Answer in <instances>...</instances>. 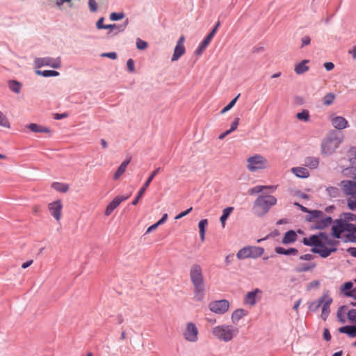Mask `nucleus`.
Returning a JSON list of instances; mask_svg holds the SVG:
<instances>
[{"instance_id":"obj_11","label":"nucleus","mask_w":356,"mask_h":356,"mask_svg":"<svg viewBox=\"0 0 356 356\" xmlns=\"http://www.w3.org/2000/svg\"><path fill=\"white\" fill-rule=\"evenodd\" d=\"M184 339L191 343H195L199 339V330L196 325L193 322L186 324L182 332Z\"/></svg>"},{"instance_id":"obj_46","label":"nucleus","mask_w":356,"mask_h":356,"mask_svg":"<svg viewBox=\"0 0 356 356\" xmlns=\"http://www.w3.org/2000/svg\"><path fill=\"white\" fill-rule=\"evenodd\" d=\"M136 47L139 50H144L147 47V43L145 41L138 38L136 40Z\"/></svg>"},{"instance_id":"obj_40","label":"nucleus","mask_w":356,"mask_h":356,"mask_svg":"<svg viewBox=\"0 0 356 356\" xmlns=\"http://www.w3.org/2000/svg\"><path fill=\"white\" fill-rule=\"evenodd\" d=\"M296 118L300 121L308 122L310 118L309 113L307 110H302V112L296 114Z\"/></svg>"},{"instance_id":"obj_18","label":"nucleus","mask_w":356,"mask_h":356,"mask_svg":"<svg viewBox=\"0 0 356 356\" xmlns=\"http://www.w3.org/2000/svg\"><path fill=\"white\" fill-rule=\"evenodd\" d=\"M261 293V291L259 289L248 292L244 298V303L250 306H254L256 303L257 295Z\"/></svg>"},{"instance_id":"obj_58","label":"nucleus","mask_w":356,"mask_h":356,"mask_svg":"<svg viewBox=\"0 0 356 356\" xmlns=\"http://www.w3.org/2000/svg\"><path fill=\"white\" fill-rule=\"evenodd\" d=\"M323 337L325 340L329 341L331 339V334L328 330V329L325 328L323 331Z\"/></svg>"},{"instance_id":"obj_14","label":"nucleus","mask_w":356,"mask_h":356,"mask_svg":"<svg viewBox=\"0 0 356 356\" xmlns=\"http://www.w3.org/2000/svg\"><path fill=\"white\" fill-rule=\"evenodd\" d=\"M35 63L38 67L49 66L58 69L60 67L61 61L60 58L44 57L35 58Z\"/></svg>"},{"instance_id":"obj_42","label":"nucleus","mask_w":356,"mask_h":356,"mask_svg":"<svg viewBox=\"0 0 356 356\" xmlns=\"http://www.w3.org/2000/svg\"><path fill=\"white\" fill-rule=\"evenodd\" d=\"M0 126L6 128L10 127V122L1 111H0Z\"/></svg>"},{"instance_id":"obj_15","label":"nucleus","mask_w":356,"mask_h":356,"mask_svg":"<svg viewBox=\"0 0 356 356\" xmlns=\"http://www.w3.org/2000/svg\"><path fill=\"white\" fill-rule=\"evenodd\" d=\"M160 169H161L160 168H157L156 169H155L154 171H152L151 172L149 177L147 178L146 181L144 183L143 187L139 190L136 198L132 201L131 203L133 205H136L138 204V201L140 200V199L142 197V196L145 193L146 189L148 188V186H149V184L152 182V181L153 180V179L160 171Z\"/></svg>"},{"instance_id":"obj_24","label":"nucleus","mask_w":356,"mask_h":356,"mask_svg":"<svg viewBox=\"0 0 356 356\" xmlns=\"http://www.w3.org/2000/svg\"><path fill=\"white\" fill-rule=\"evenodd\" d=\"M309 62V60H303L300 63L296 64L294 67V71L297 74H302L307 72L309 69L307 63Z\"/></svg>"},{"instance_id":"obj_5","label":"nucleus","mask_w":356,"mask_h":356,"mask_svg":"<svg viewBox=\"0 0 356 356\" xmlns=\"http://www.w3.org/2000/svg\"><path fill=\"white\" fill-rule=\"evenodd\" d=\"M277 202V198L273 195H259L253 203L252 211L257 216L262 217L268 213Z\"/></svg>"},{"instance_id":"obj_6","label":"nucleus","mask_w":356,"mask_h":356,"mask_svg":"<svg viewBox=\"0 0 356 356\" xmlns=\"http://www.w3.org/2000/svg\"><path fill=\"white\" fill-rule=\"evenodd\" d=\"M307 220L314 222L313 228L317 229H323L332 222L331 217L327 216L323 211L318 210H313L309 212Z\"/></svg>"},{"instance_id":"obj_56","label":"nucleus","mask_w":356,"mask_h":356,"mask_svg":"<svg viewBox=\"0 0 356 356\" xmlns=\"http://www.w3.org/2000/svg\"><path fill=\"white\" fill-rule=\"evenodd\" d=\"M311 39L309 36H305L302 38V47L309 45L310 44Z\"/></svg>"},{"instance_id":"obj_39","label":"nucleus","mask_w":356,"mask_h":356,"mask_svg":"<svg viewBox=\"0 0 356 356\" xmlns=\"http://www.w3.org/2000/svg\"><path fill=\"white\" fill-rule=\"evenodd\" d=\"M37 74L41 75L44 77H49V76H56L59 75V72L55 70H38L36 71Z\"/></svg>"},{"instance_id":"obj_10","label":"nucleus","mask_w":356,"mask_h":356,"mask_svg":"<svg viewBox=\"0 0 356 356\" xmlns=\"http://www.w3.org/2000/svg\"><path fill=\"white\" fill-rule=\"evenodd\" d=\"M264 249L257 246H247L241 249L236 257L238 259H244L246 258H257L263 254Z\"/></svg>"},{"instance_id":"obj_28","label":"nucleus","mask_w":356,"mask_h":356,"mask_svg":"<svg viewBox=\"0 0 356 356\" xmlns=\"http://www.w3.org/2000/svg\"><path fill=\"white\" fill-rule=\"evenodd\" d=\"M297 239V234L296 232L293 230H290L285 233L283 238H282V243L284 244H289L294 241H296Z\"/></svg>"},{"instance_id":"obj_7","label":"nucleus","mask_w":356,"mask_h":356,"mask_svg":"<svg viewBox=\"0 0 356 356\" xmlns=\"http://www.w3.org/2000/svg\"><path fill=\"white\" fill-rule=\"evenodd\" d=\"M332 302V298L329 295V293L325 292L323 296L317 300L311 303L309 306L310 309L316 311L321 306H322L321 318L326 321L330 313V306Z\"/></svg>"},{"instance_id":"obj_43","label":"nucleus","mask_w":356,"mask_h":356,"mask_svg":"<svg viewBox=\"0 0 356 356\" xmlns=\"http://www.w3.org/2000/svg\"><path fill=\"white\" fill-rule=\"evenodd\" d=\"M239 96H240V94H238L235 98H234L225 107H224L221 110L220 113L224 114L227 111H229L235 105Z\"/></svg>"},{"instance_id":"obj_52","label":"nucleus","mask_w":356,"mask_h":356,"mask_svg":"<svg viewBox=\"0 0 356 356\" xmlns=\"http://www.w3.org/2000/svg\"><path fill=\"white\" fill-rule=\"evenodd\" d=\"M238 123H239V118H235L234 121L231 124L230 129H229L231 133L237 129Z\"/></svg>"},{"instance_id":"obj_50","label":"nucleus","mask_w":356,"mask_h":356,"mask_svg":"<svg viewBox=\"0 0 356 356\" xmlns=\"http://www.w3.org/2000/svg\"><path fill=\"white\" fill-rule=\"evenodd\" d=\"M327 191L332 197H337L339 193L338 189L335 187H329L327 188Z\"/></svg>"},{"instance_id":"obj_33","label":"nucleus","mask_w":356,"mask_h":356,"mask_svg":"<svg viewBox=\"0 0 356 356\" xmlns=\"http://www.w3.org/2000/svg\"><path fill=\"white\" fill-rule=\"evenodd\" d=\"M8 87L11 91L18 94L21 91L22 84L17 81L13 80L8 82Z\"/></svg>"},{"instance_id":"obj_38","label":"nucleus","mask_w":356,"mask_h":356,"mask_svg":"<svg viewBox=\"0 0 356 356\" xmlns=\"http://www.w3.org/2000/svg\"><path fill=\"white\" fill-rule=\"evenodd\" d=\"M213 38L209 35H207L204 40L202 42L199 48L196 50L197 54H201L202 51L209 45Z\"/></svg>"},{"instance_id":"obj_53","label":"nucleus","mask_w":356,"mask_h":356,"mask_svg":"<svg viewBox=\"0 0 356 356\" xmlns=\"http://www.w3.org/2000/svg\"><path fill=\"white\" fill-rule=\"evenodd\" d=\"M193 208L192 207H190L189 209H188L187 210L184 211H182L179 214H178L176 217H175V219L176 220H178V219H180L184 216H186V215H188L191 211H192Z\"/></svg>"},{"instance_id":"obj_57","label":"nucleus","mask_w":356,"mask_h":356,"mask_svg":"<svg viewBox=\"0 0 356 356\" xmlns=\"http://www.w3.org/2000/svg\"><path fill=\"white\" fill-rule=\"evenodd\" d=\"M219 26H220V22H218L216 23V26L211 30V31L208 34V35H209L211 38H213L214 37Z\"/></svg>"},{"instance_id":"obj_41","label":"nucleus","mask_w":356,"mask_h":356,"mask_svg":"<svg viewBox=\"0 0 356 356\" xmlns=\"http://www.w3.org/2000/svg\"><path fill=\"white\" fill-rule=\"evenodd\" d=\"M334 98L335 96L333 93H327L323 97V103L325 106H330L333 103Z\"/></svg>"},{"instance_id":"obj_34","label":"nucleus","mask_w":356,"mask_h":356,"mask_svg":"<svg viewBox=\"0 0 356 356\" xmlns=\"http://www.w3.org/2000/svg\"><path fill=\"white\" fill-rule=\"evenodd\" d=\"M316 267L314 263L303 264L296 267V270L298 273L309 271Z\"/></svg>"},{"instance_id":"obj_59","label":"nucleus","mask_w":356,"mask_h":356,"mask_svg":"<svg viewBox=\"0 0 356 356\" xmlns=\"http://www.w3.org/2000/svg\"><path fill=\"white\" fill-rule=\"evenodd\" d=\"M324 67L327 71L333 70L334 65L332 62H327L324 63Z\"/></svg>"},{"instance_id":"obj_45","label":"nucleus","mask_w":356,"mask_h":356,"mask_svg":"<svg viewBox=\"0 0 356 356\" xmlns=\"http://www.w3.org/2000/svg\"><path fill=\"white\" fill-rule=\"evenodd\" d=\"M125 26H126V24L122 25V26H118L115 24H108V25L105 26L104 29H111V30L117 29L118 31L119 32V31H123L125 29Z\"/></svg>"},{"instance_id":"obj_8","label":"nucleus","mask_w":356,"mask_h":356,"mask_svg":"<svg viewBox=\"0 0 356 356\" xmlns=\"http://www.w3.org/2000/svg\"><path fill=\"white\" fill-rule=\"evenodd\" d=\"M341 143V138H339L336 131L330 132L323 140L321 144V152L323 154H331L339 147Z\"/></svg>"},{"instance_id":"obj_23","label":"nucleus","mask_w":356,"mask_h":356,"mask_svg":"<svg viewBox=\"0 0 356 356\" xmlns=\"http://www.w3.org/2000/svg\"><path fill=\"white\" fill-rule=\"evenodd\" d=\"M304 165L310 169H316L319 165V159L314 156H307L305 159Z\"/></svg>"},{"instance_id":"obj_48","label":"nucleus","mask_w":356,"mask_h":356,"mask_svg":"<svg viewBox=\"0 0 356 356\" xmlns=\"http://www.w3.org/2000/svg\"><path fill=\"white\" fill-rule=\"evenodd\" d=\"M88 6L91 12H96L97 10V4L95 0H89Z\"/></svg>"},{"instance_id":"obj_29","label":"nucleus","mask_w":356,"mask_h":356,"mask_svg":"<svg viewBox=\"0 0 356 356\" xmlns=\"http://www.w3.org/2000/svg\"><path fill=\"white\" fill-rule=\"evenodd\" d=\"M291 171L296 175V176L300 178H307L309 176V171L303 167L293 168Z\"/></svg>"},{"instance_id":"obj_25","label":"nucleus","mask_w":356,"mask_h":356,"mask_svg":"<svg viewBox=\"0 0 356 356\" xmlns=\"http://www.w3.org/2000/svg\"><path fill=\"white\" fill-rule=\"evenodd\" d=\"M277 186H261L257 185L255 186L248 191V193L250 195H254L262 192L264 189H270L272 191H274L276 189Z\"/></svg>"},{"instance_id":"obj_37","label":"nucleus","mask_w":356,"mask_h":356,"mask_svg":"<svg viewBox=\"0 0 356 356\" xmlns=\"http://www.w3.org/2000/svg\"><path fill=\"white\" fill-rule=\"evenodd\" d=\"M346 314L347 315L345 307H339L337 312V318L340 323H345L346 322Z\"/></svg>"},{"instance_id":"obj_36","label":"nucleus","mask_w":356,"mask_h":356,"mask_svg":"<svg viewBox=\"0 0 356 356\" xmlns=\"http://www.w3.org/2000/svg\"><path fill=\"white\" fill-rule=\"evenodd\" d=\"M233 210H234V208L232 207H229L225 209L222 211V215L221 216L220 220L223 227H225L226 220L228 218L229 216L230 215V213H232V211Z\"/></svg>"},{"instance_id":"obj_55","label":"nucleus","mask_w":356,"mask_h":356,"mask_svg":"<svg viewBox=\"0 0 356 356\" xmlns=\"http://www.w3.org/2000/svg\"><path fill=\"white\" fill-rule=\"evenodd\" d=\"M102 56L108 57L111 59L115 60L117 58V54L115 52H108L102 54Z\"/></svg>"},{"instance_id":"obj_61","label":"nucleus","mask_w":356,"mask_h":356,"mask_svg":"<svg viewBox=\"0 0 356 356\" xmlns=\"http://www.w3.org/2000/svg\"><path fill=\"white\" fill-rule=\"evenodd\" d=\"M157 227H158L156 223H154L147 228L146 233L147 234L150 233L151 232L155 230Z\"/></svg>"},{"instance_id":"obj_64","label":"nucleus","mask_w":356,"mask_h":356,"mask_svg":"<svg viewBox=\"0 0 356 356\" xmlns=\"http://www.w3.org/2000/svg\"><path fill=\"white\" fill-rule=\"evenodd\" d=\"M348 252L353 257H356V248H350Z\"/></svg>"},{"instance_id":"obj_12","label":"nucleus","mask_w":356,"mask_h":356,"mask_svg":"<svg viewBox=\"0 0 356 356\" xmlns=\"http://www.w3.org/2000/svg\"><path fill=\"white\" fill-rule=\"evenodd\" d=\"M209 308L215 314H224L229 308V302L227 300L213 301L209 303Z\"/></svg>"},{"instance_id":"obj_32","label":"nucleus","mask_w":356,"mask_h":356,"mask_svg":"<svg viewBox=\"0 0 356 356\" xmlns=\"http://www.w3.org/2000/svg\"><path fill=\"white\" fill-rule=\"evenodd\" d=\"M208 225V221L207 219L202 220L199 222L198 227L200 230V235L202 241H204V235L206 232V227Z\"/></svg>"},{"instance_id":"obj_62","label":"nucleus","mask_w":356,"mask_h":356,"mask_svg":"<svg viewBox=\"0 0 356 356\" xmlns=\"http://www.w3.org/2000/svg\"><path fill=\"white\" fill-rule=\"evenodd\" d=\"M312 255L310 254H304V255L300 256V259L301 260H310V259H312Z\"/></svg>"},{"instance_id":"obj_13","label":"nucleus","mask_w":356,"mask_h":356,"mask_svg":"<svg viewBox=\"0 0 356 356\" xmlns=\"http://www.w3.org/2000/svg\"><path fill=\"white\" fill-rule=\"evenodd\" d=\"M63 202L58 200L50 202L47 205L48 210L51 216L57 221L60 222L62 218Z\"/></svg>"},{"instance_id":"obj_16","label":"nucleus","mask_w":356,"mask_h":356,"mask_svg":"<svg viewBox=\"0 0 356 356\" xmlns=\"http://www.w3.org/2000/svg\"><path fill=\"white\" fill-rule=\"evenodd\" d=\"M129 197V195H118L116 196L106 207L104 214L109 216L113 211L122 202Z\"/></svg>"},{"instance_id":"obj_21","label":"nucleus","mask_w":356,"mask_h":356,"mask_svg":"<svg viewBox=\"0 0 356 356\" xmlns=\"http://www.w3.org/2000/svg\"><path fill=\"white\" fill-rule=\"evenodd\" d=\"M26 127L34 133H45L50 134L51 130L49 128L44 126L39 125L36 123H31Z\"/></svg>"},{"instance_id":"obj_54","label":"nucleus","mask_w":356,"mask_h":356,"mask_svg":"<svg viewBox=\"0 0 356 356\" xmlns=\"http://www.w3.org/2000/svg\"><path fill=\"white\" fill-rule=\"evenodd\" d=\"M104 20V17H100L97 20V22L96 23V26L98 29H104V27L106 25H104V24H103Z\"/></svg>"},{"instance_id":"obj_2","label":"nucleus","mask_w":356,"mask_h":356,"mask_svg":"<svg viewBox=\"0 0 356 356\" xmlns=\"http://www.w3.org/2000/svg\"><path fill=\"white\" fill-rule=\"evenodd\" d=\"M343 218L334 222L332 227V235L337 238L343 237L345 241H356V226L348 221L356 220V216L351 213L342 214Z\"/></svg>"},{"instance_id":"obj_31","label":"nucleus","mask_w":356,"mask_h":356,"mask_svg":"<svg viewBox=\"0 0 356 356\" xmlns=\"http://www.w3.org/2000/svg\"><path fill=\"white\" fill-rule=\"evenodd\" d=\"M185 51L186 50H185L184 46L176 45L171 60L172 61L177 60L182 55L184 54Z\"/></svg>"},{"instance_id":"obj_19","label":"nucleus","mask_w":356,"mask_h":356,"mask_svg":"<svg viewBox=\"0 0 356 356\" xmlns=\"http://www.w3.org/2000/svg\"><path fill=\"white\" fill-rule=\"evenodd\" d=\"M343 189L348 195H356V182L354 181H342Z\"/></svg>"},{"instance_id":"obj_49","label":"nucleus","mask_w":356,"mask_h":356,"mask_svg":"<svg viewBox=\"0 0 356 356\" xmlns=\"http://www.w3.org/2000/svg\"><path fill=\"white\" fill-rule=\"evenodd\" d=\"M348 207L352 211H356V200L351 198L348 200Z\"/></svg>"},{"instance_id":"obj_63","label":"nucleus","mask_w":356,"mask_h":356,"mask_svg":"<svg viewBox=\"0 0 356 356\" xmlns=\"http://www.w3.org/2000/svg\"><path fill=\"white\" fill-rule=\"evenodd\" d=\"M31 210L33 213H38L40 211V207L38 205H34L32 207Z\"/></svg>"},{"instance_id":"obj_47","label":"nucleus","mask_w":356,"mask_h":356,"mask_svg":"<svg viewBox=\"0 0 356 356\" xmlns=\"http://www.w3.org/2000/svg\"><path fill=\"white\" fill-rule=\"evenodd\" d=\"M124 15L123 13H112L110 15V19L113 21L120 20L124 18Z\"/></svg>"},{"instance_id":"obj_1","label":"nucleus","mask_w":356,"mask_h":356,"mask_svg":"<svg viewBox=\"0 0 356 356\" xmlns=\"http://www.w3.org/2000/svg\"><path fill=\"white\" fill-rule=\"evenodd\" d=\"M302 242L306 245L313 247L312 251L319 254L323 258L327 257L331 253L336 252L337 250L338 242L330 238L325 233L304 238Z\"/></svg>"},{"instance_id":"obj_17","label":"nucleus","mask_w":356,"mask_h":356,"mask_svg":"<svg viewBox=\"0 0 356 356\" xmlns=\"http://www.w3.org/2000/svg\"><path fill=\"white\" fill-rule=\"evenodd\" d=\"M332 124L337 129H343L348 127V122L342 116H337L331 119Z\"/></svg>"},{"instance_id":"obj_35","label":"nucleus","mask_w":356,"mask_h":356,"mask_svg":"<svg viewBox=\"0 0 356 356\" xmlns=\"http://www.w3.org/2000/svg\"><path fill=\"white\" fill-rule=\"evenodd\" d=\"M51 187L58 191V192H61V193H65L68 191L69 189V187L67 184H63V183H60V182H54L52 184H51Z\"/></svg>"},{"instance_id":"obj_4","label":"nucleus","mask_w":356,"mask_h":356,"mask_svg":"<svg viewBox=\"0 0 356 356\" xmlns=\"http://www.w3.org/2000/svg\"><path fill=\"white\" fill-rule=\"evenodd\" d=\"M239 333L238 327L233 325L222 324L211 329L212 335L219 341L229 342Z\"/></svg>"},{"instance_id":"obj_44","label":"nucleus","mask_w":356,"mask_h":356,"mask_svg":"<svg viewBox=\"0 0 356 356\" xmlns=\"http://www.w3.org/2000/svg\"><path fill=\"white\" fill-rule=\"evenodd\" d=\"M347 317L352 323H356V309H352L347 312Z\"/></svg>"},{"instance_id":"obj_30","label":"nucleus","mask_w":356,"mask_h":356,"mask_svg":"<svg viewBox=\"0 0 356 356\" xmlns=\"http://www.w3.org/2000/svg\"><path fill=\"white\" fill-rule=\"evenodd\" d=\"M275 251L277 254L285 255H296L298 254V250L294 248L285 249L282 247H277L275 248Z\"/></svg>"},{"instance_id":"obj_51","label":"nucleus","mask_w":356,"mask_h":356,"mask_svg":"<svg viewBox=\"0 0 356 356\" xmlns=\"http://www.w3.org/2000/svg\"><path fill=\"white\" fill-rule=\"evenodd\" d=\"M127 66L129 72H134V61L133 59L129 58L127 62Z\"/></svg>"},{"instance_id":"obj_22","label":"nucleus","mask_w":356,"mask_h":356,"mask_svg":"<svg viewBox=\"0 0 356 356\" xmlns=\"http://www.w3.org/2000/svg\"><path fill=\"white\" fill-rule=\"evenodd\" d=\"M353 286V284L351 282H347L341 286V292L346 296L354 297L355 289L352 290Z\"/></svg>"},{"instance_id":"obj_3","label":"nucleus","mask_w":356,"mask_h":356,"mask_svg":"<svg viewBox=\"0 0 356 356\" xmlns=\"http://www.w3.org/2000/svg\"><path fill=\"white\" fill-rule=\"evenodd\" d=\"M190 278L194 286V298L197 301H202L204 297L205 284L200 265L193 264L191 266Z\"/></svg>"},{"instance_id":"obj_20","label":"nucleus","mask_w":356,"mask_h":356,"mask_svg":"<svg viewBox=\"0 0 356 356\" xmlns=\"http://www.w3.org/2000/svg\"><path fill=\"white\" fill-rule=\"evenodd\" d=\"M248 315V311L244 309H237L233 312L231 316L232 322L234 324H237L238 321Z\"/></svg>"},{"instance_id":"obj_27","label":"nucleus","mask_w":356,"mask_h":356,"mask_svg":"<svg viewBox=\"0 0 356 356\" xmlns=\"http://www.w3.org/2000/svg\"><path fill=\"white\" fill-rule=\"evenodd\" d=\"M131 159H129L126 161H124L121 165L119 166L116 172L113 175V179L117 180L120 178V177L126 171L127 167L130 163Z\"/></svg>"},{"instance_id":"obj_26","label":"nucleus","mask_w":356,"mask_h":356,"mask_svg":"<svg viewBox=\"0 0 356 356\" xmlns=\"http://www.w3.org/2000/svg\"><path fill=\"white\" fill-rule=\"evenodd\" d=\"M339 332L346 334L350 337H356V325L341 327L339 328Z\"/></svg>"},{"instance_id":"obj_9","label":"nucleus","mask_w":356,"mask_h":356,"mask_svg":"<svg viewBox=\"0 0 356 356\" xmlns=\"http://www.w3.org/2000/svg\"><path fill=\"white\" fill-rule=\"evenodd\" d=\"M247 168L250 172H255L266 169L268 167L267 160L261 155L256 154L247 159Z\"/></svg>"},{"instance_id":"obj_60","label":"nucleus","mask_w":356,"mask_h":356,"mask_svg":"<svg viewBox=\"0 0 356 356\" xmlns=\"http://www.w3.org/2000/svg\"><path fill=\"white\" fill-rule=\"evenodd\" d=\"M67 114L66 113H56L54 114V119L56 120H60V119H63V118H67Z\"/></svg>"}]
</instances>
